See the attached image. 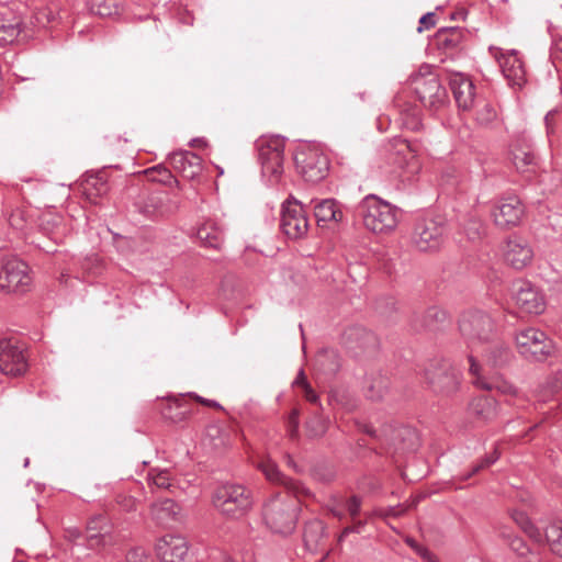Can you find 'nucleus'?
Returning a JSON list of instances; mask_svg holds the SVG:
<instances>
[{
    "mask_svg": "<svg viewBox=\"0 0 562 562\" xmlns=\"http://www.w3.org/2000/svg\"><path fill=\"white\" fill-rule=\"evenodd\" d=\"M212 502L223 516L237 520L245 517L251 510L254 496L251 491L245 485L225 483L215 490Z\"/></svg>",
    "mask_w": 562,
    "mask_h": 562,
    "instance_id": "nucleus-1",
    "label": "nucleus"
},
{
    "mask_svg": "<svg viewBox=\"0 0 562 562\" xmlns=\"http://www.w3.org/2000/svg\"><path fill=\"white\" fill-rule=\"evenodd\" d=\"M358 212L366 228L374 234H387L397 226L396 207L374 194L362 199Z\"/></svg>",
    "mask_w": 562,
    "mask_h": 562,
    "instance_id": "nucleus-2",
    "label": "nucleus"
},
{
    "mask_svg": "<svg viewBox=\"0 0 562 562\" xmlns=\"http://www.w3.org/2000/svg\"><path fill=\"white\" fill-rule=\"evenodd\" d=\"M262 515L266 525L273 532L290 535L296 526V501L288 493H278L266 502Z\"/></svg>",
    "mask_w": 562,
    "mask_h": 562,
    "instance_id": "nucleus-3",
    "label": "nucleus"
},
{
    "mask_svg": "<svg viewBox=\"0 0 562 562\" xmlns=\"http://www.w3.org/2000/svg\"><path fill=\"white\" fill-rule=\"evenodd\" d=\"M459 329L471 348L490 344L495 336L493 318L481 310L464 312L459 319Z\"/></svg>",
    "mask_w": 562,
    "mask_h": 562,
    "instance_id": "nucleus-4",
    "label": "nucleus"
},
{
    "mask_svg": "<svg viewBox=\"0 0 562 562\" xmlns=\"http://www.w3.org/2000/svg\"><path fill=\"white\" fill-rule=\"evenodd\" d=\"M294 164L299 175L311 183L325 179L329 171L327 156L316 146L301 145L294 154Z\"/></svg>",
    "mask_w": 562,
    "mask_h": 562,
    "instance_id": "nucleus-5",
    "label": "nucleus"
},
{
    "mask_svg": "<svg viewBox=\"0 0 562 562\" xmlns=\"http://www.w3.org/2000/svg\"><path fill=\"white\" fill-rule=\"evenodd\" d=\"M412 85L414 92L425 108L437 111L447 103V91L429 66L422 67L418 74L412 76Z\"/></svg>",
    "mask_w": 562,
    "mask_h": 562,
    "instance_id": "nucleus-6",
    "label": "nucleus"
},
{
    "mask_svg": "<svg viewBox=\"0 0 562 562\" xmlns=\"http://www.w3.org/2000/svg\"><path fill=\"white\" fill-rule=\"evenodd\" d=\"M263 176L277 180L283 171L285 139L280 135L261 136L256 142Z\"/></svg>",
    "mask_w": 562,
    "mask_h": 562,
    "instance_id": "nucleus-7",
    "label": "nucleus"
},
{
    "mask_svg": "<svg viewBox=\"0 0 562 562\" xmlns=\"http://www.w3.org/2000/svg\"><path fill=\"white\" fill-rule=\"evenodd\" d=\"M32 278L26 262L16 258H3L0 263V291L25 293L31 289Z\"/></svg>",
    "mask_w": 562,
    "mask_h": 562,
    "instance_id": "nucleus-8",
    "label": "nucleus"
},
{
    "mask_svg": "<svg viewBox=\"0 0 562 562\" xmlns=\"http://www.w3.org/2000/svg\"><path fill=\"white\" fill-rule=\"evenodd\" d=\"M445 223L439 217H419L412 233V245L419 251H435L443 243Z\"/></svg>",
    "mask_w": 562,
    "mask_h": 562,
    "instance_id": "nucleus-9",
    "label": "nucleus"
},
{
    "mask_svg": "<svg viewBox=\"0 0 562 562\" xmlns=\"http://www.w3.org/2000/svg\"><path fill=\"white\" fill-rule=\"evenodd\" d=\"M518 351L528 360L543 361L553 349L552 341L537 328H525L517 333Z\"/></svg>",
    "mask_w": 562,
    "mask_h": 562,
    "instance_id": "nucleus-10",
    "label": "nucleus"
},
{
    "mask_svg": "<svg viewBox=\"0 0 562 562\" xmlns=\"http://www.w3.org/2000/svg\"><path fill=\"white\" fill-rule=\"evenodd\" d=\"M280 229L290 239L303 238L308 231V220L302 204L288 199L281 205Z\"/></svg>",
    "mask_w": 562,
    "mask_h": 562,
    "instance_id": "nucleus-11",
    "label": "nucleus"
},
{
    "mask_svg": "<svg viewBox=\"0 0 562 562\" xmlns=\"http://www.w3.org/2000/svg\"><path fill=\"white\" fill-rule=\"evenodd\" d=\"M524 214V204L516 195L499 199L492 211L494 224L501 229L519 225Z\"/></svg>",
    "mask_w": 562,
    "mask_h": 562,
    "instance_id": "nucleus-12",
    "label": "nucleus"
},
{
    "mask_svg": "<svg viewBox=\"0 0 562 562\" xmlns=\"http://www.w3.org/2000/svg\"><path fill=\"white\" fill-rule=\"evenodd\" d=\"M470 367L469 372L472 375V383L482 390L486 391H497L502 394L506 395H513L517 396L518 392L517 389L510 384L509 382L505 381L498 375L495 376H485L483 374V368L479 363V361L475 359V357L471 353L468 357Z\"/></svg>",
    "mask_w": 562,
    "mask_h": 562,
    "instance_id": "nucleus-13",
    "label": "nucleus"
},
{
    "mask_svg": "<svg viewBox=\"0 0 562 562\" xmlns=\"http://www.w3.org/2000/svg\"><path fill=\"white\" fill-rule=\"evenodd\" d=\"M27 369L23 350L11 340H0V371L10 376H19Z\"/></svg>",
    "mask_w": 562,
    "mask_h": 562,
    "instance_id": "nucleus-14",
    "label": "nucleus"
},
{
    "mask_svg": "<svg viewBox=\"0 0 562 562\" xmlns=\"http://www.w3.org/2000/svg\"><path fill=\"white\" fill-rule=\"evenodd\" d=\"M189 541L180 535H165L161 537L155 550L161 562H183L189 553Z\"/></svg>",
    "mask_w": 562,
    "mask_h": 562,
    "instance_id": "nucleus-15",
    "label": "nucleus"
},
{
    "mask_svg": "<svg viewBox=\"0 0 562 562\" xmlns=\"http://www.w3.org/2000/svg\"><path fill=\"white\" fill-rule=\"evenodd\" d=\"M533 256V249L525 238L514 236L507 239L504 248V259L512 268L522 270L531 265Z\"/></svg>",
    "mask_w": 562,
    "mask_h": 562,
    "instance_id": "nucleus-16",
    "label": "nucleus"
},
{
    "mask_svg": "<svg viewBox=\"0 0 562 562\" xmlns=\"http://www.w3.org/2000/svg\"><path fill=\"white\" fill-rule=\"evenodd\" d=\"M426 379L431 389L445 395H451L458 391L460 374L448 366H439L426 371Z\"/></svg>",
    "mask_w": 562,
    "mask_h": 562,
    "instance_id": "nucleus-17",
    "label": "nucleus"
},
{
    "mask_svg": "<svg viewBox=\"0 0 562 562\" xmlns=\"http://www.w3.org/2000/svg\"><path fill=\"white\" fill-rule=\"evenodd\" d=\"M514 299L517 306L525 313L539 315L546 310L543 294L530 282H520L515 291Z\"/></svg>",
    "mask_w": 562,
    "mask_h": 562,
    "instance_id": "nucleus-18",
    "label": "nucleus"
},
{
    "mask_svg": "<svg viewBox=\"0 0 562 562\" xmlns=\"http://www.w3.org/2000/svg\"><path fill=\"white\" fill-rule=\"evenodd\" d=\"M504 77L512 87L521 88L526 83L525 64L515 49L502 53L497 57Z\"/></svg>",
    "mask_w": 562,
    "mask_h": 562,
    "instance_id": "nucleus-19",
    "label": "nucleus"
},
{
    "mask_svg": "<svg viewBox=\"0 0 562 562\" xmlns=\"http://www.w3.org/2000/svg\"><path fill=\"white\" fill-rule=\"evenodd\" d=\"M384 441L395 451H413L418 446V436L415 429L408 426H387L383 429Z\"/></svg>",
    "mask_w": 562,
    "mask_h": 562,
    "instance_id": "nucleus-20",
    "label": "nucleus"
},
{
    "mask_svg": "<svg viewBox=\"0 0 562 562\" xmlns=\"http://www.w3.org/2000/svg\"><path fill=\"white\" fill-rule=\"evenodd\" d=\"M512 161L519 172H535L538 167V157L533 146L525 136L515 140L512 146Z\"/></svg>",
    "mask_w": 562,
    "mask_h": 562,
    "instance_id": "nucleus-21",
    "label": "nucleus"
},
{
    "mask_svg": "<svg viewBox=\"0 0 562 562\" xmlns=\"http://www.w3.org/2000/svg\"><path fill=\"white\" fill-rule=\"evenodd\" d=\"M448 81L458 108L463 111L472 109L475 101L473 82L460 72L451 74Z\"/></svg>",
    "mask_w": 562,
    "mask_h": 562,
    "instance_id": "nucleus-22",
    "label": "nucleus"
},
{
    "mask_svg": "<svg viewBox=\"0 0 562 562\" xmlns=\"http://www.w3.org/2000/svg\"><path fill=\"white\" fill-rule=\"evenodd\" d=\"M171 167L187 179H194L201 172V157L189 150L169 155Z\"/></svg>",
    "mask_w": 562,
    "mask_h": 562,
    "instance_id": "nucleus-23",
    "label": "nucleus"
},
{
    "mask_svg": "<svg viewBox=\"0 0 562 562\" xmlns=\"http://www.w3.org/2000/svg\"><path fill=\"white\" fill-rule=\"evenodd\" d=\"M314 215L318 225L325 226L330 222H341L342 221V212L338 207L336 200L334 199H323V200H312Z\"/></svg>",
    "mask_w": 562,
    "mask_h": 562,
    "instance_id": "nucleus-24",
    "label": "nucleus"
},
{
    "mask_svg": "<svg viewBox=\"0 0 562 562\" xmlns=\"http://www.w3.org/2000/svg\"><path fill=\"white\" fill-rule=\"evenodd\" d=\"M181 507L172 499L165 498L151 505L150 515L159 525L169 526L179 519Z\"/></svg>",
    "mask_w": 562,
    "mask_h": 562,
    "instance_id": "nucleus-25",
    "label": "nucleus"
},
{
    "mask_svg": "<svg viewBox=\"0 0 562 562\" xmlns=\"http://www.w3.org/2000/svg\"><path fill=\"white\" fill-rule=\"evenodd\" d=\"M469 407L471 414L482 422H491L498 415V404L496 400L490 395L474 397Z\"/></svg>",
    "mask_w": 562,
    "mask_h": 562,
    "instance_id": "nucleus-26",
    "label": "nucleus"
},
{
    "mask_svg": "<svg viewBox=\"0 0 562 562\" xmlns=\"http://www.w3.org/2000/svg\"><path fill=\"white\" fill-rule=\"evenodd\" d=\"M196 236L202 245L213 249H220L224 241L223 228L214 221H206L198 227Z\"/></svg>",
    "mask_w": 562,
    "mask_h": 562,
    "instance_id": "nucleus-27",
    "label": "nucleus"
},
{
    "mask_svg": "<svg viewBox=\"0 0 562 562\" xmlns=\"http://www.w3.org/2000/svg\"><path fill=\"white\" fill-rule=\"evenodd\" d=\"M465 33L459 26L441 27L436 33V44L440 49L453 50L463 42Z\"/></svg>",
    "mask_w": 562,
    "mask_h": 562,
    "instance_id": "nucleus-28",
    "label": "nucleus"
},
{
    "mask_svg": "<svg viewBox=\"0 0 562 562\" xmlns=\"http://www.w3.org/2000/svg\"><path fill=\"white\" fill-rule=\"evenodd\" d=\"M257 467L269 482L283 485L289 491H296L295 483L286 477L271 459L261 460Z\"/></svg>",
    "mask_w": 562,
    "mask_h": 562,
    "instance_id": "nucleus-29",
    "label": "nucleus"
},
{
    "mask_svg": "<svg viewBox=\"0 0 562 562\" xmlns=\"http://www.w3.org/2000/svg\"><path fill=\"white\" fill-rule=\"evenodd\" d=\"M415 149L411 143L401 137H394L389 148L390 159L400 168H403L414 157Z\"/></svg>",
    "mask_w": 562,
    "mask_h": 562,
    "instance_id": "nucleus-30",
    "label": "nucleus"
},
{
    "mask_svg": "<svg viewBox=\"0 0 562 562\" xmlns=\"http://www.w3.org/2000/svg\"><path fill=\"white\" fill-rule=\"evenodd\" d=\"M346 338L352 344H356V347L367 350L370 348H375L378 346L376 336L362 327H352L349 328L346 333Z\"/></svg>",
    "mask_w": 562,
    "mask_h": 562,
    "instance_id": "nucleus-31",
    "label": "nucleus"
},
{
    "mask_svg": "<svg viewBox=\"0 0 562 562\" xmlns=\"http://www.w3.org/2000/svg\"><path fill=\"white\" fill-rule=\"evenodd\" d=\"M502 538L517 555L526 558V562H540L539 555L530 551L522 538L507 531L502 532Z\"/></svg>",
    "mask_w": 562,
    "mask_h": 562,
    "instance_id": "nucleus-32",
    "label": "nucleus"
},
{
    "mask_svg": "<svg viewBox=\"0 0 562 562\" xmlns=\"http://www.w3.org/2000/svg\"><path fill=\"white\" fill-rule=\"evenodd\" d=\"M543 541L548 543L551 552L562 558V521L554 520L550 522L546 529Z\"/></svg>",
    "mask_w": 562,
    "mask_h": 562,
    "instance_id": "nucleus-33",
    "label": "nucleus"
},
{
    "mask_svg": "<svg viewBox=\"0 0 562 562\" xmlns=\"http://www.w3.org/2000/svg\"><path fill=\"white\" fill-rule=\"evenodd\" d=\"M325 536V525L321 520H312L305 525L303 539L305 547L314 551L318 548L321 540Z\"/></svg>",
    "mask_w": 562,
    "mask_h": 562,
    "instance_id": "nucleus-34",
    "label": "nucleus"
},
{
    "mask_svg": "<svg viewBox=\"0 0 562 562\" xmlns=\"http://www.w3.org/2000/svg\"><path fill=\"white\" fill-rule=\"evenodd\" d=\"M510 517L524 530V532L528 535L529 538L538 543L543 542L542 532L531 522L525 512L514 509L510 513Z\"/></svg>",
    "mask_w": 562,
    "mask_h": 562,
    "instance_id": "nucleus-35",
    "label": "nucleus"
},
{
    "mask_svg": "<svg viewBox=\"0 0 562 562\" xmlns=\"http://www.w3.org/2000/svg\"><path fill=\"white\" fill-rule=\"evenodd\" d=\"M483 351L486 363L493 368L506 364L512 357L510 350L503 345L487 346Z\"/></svg>",
    "mask_w": 562,
    "mask_h": 562,
    "instance_id": "nucleus-36",
    "label": "nucleus"
},
{
    "mask_svg": "<svg viewBox=\"0 0 562 562\" xmlns=\"http://www.w3.org/2000/svg\"><path fill=\"white\" fill-rule=\"evenodd\" d=\"M447 318L446 312L438 307H429L420 321L417 318L413 321V326L416 330L434 329L438 323H443Z\"/></svg>",
    "mask_w": 562,
    "mask_h": 562,
    "instance_id": "nucleus-37",
    "label": "nucleus"
},
{
    "mask_svg": "<svg viewBox=\"0 0 562 562\" xmlns=\"http://www.w3.org/2000/svg\"><path fill=\"white\" fill-rule=\"evenodd\" d=\"M21 33V21L13 18L10 21L0 20V46H7L18 38Z\"/></svg>",
    "mask_w": 562,
    "mask_h": 562,
    "instance_id": "nucleus-38",
    "label": "nucleus"
},
{
    "mask_svg": "<svg viewBox=\"0 0 562 562\" xmlns=\"http://www.w3.org/2000/svg\"><path fill=\"white\" fill-rule=\"evenodd\" d=\"M111 525L109 520L103 515H97L92 517L87 524V538L88 539H97L104 538L110 535Z\"/></svg>",
    "mask_w": 562,
    "mask_h": 562,
    "instance_id": "nucleus-39",
    "label": "nucleus"
},
{
    "mask_svg": "<svg viewBox=\"0 0 562 562\" xmlns=\"http://www.w3.org/2000/svg\"><path fill=\"white\" fill-rule=\"evenodd\" d=\"M108 190V182L99 175L89 176L83 182V192L89 199L102 196Z\"/></svg>",
    "mask_w": 562,
    "mask_h": 562,
    "instance_id": "nucleus-40",
    "label": "nucleus"
},
{
    "mask_svg": "<svg viewBox=\"0 0 562 562\" xmlns=\"http://www.w3.org/2000/svg\"><path fill=\"white\" fill-rule=\"evenodd\" d=\"M463 232L470 240H479L485 233V226L476 214H469L464 220Z\"/></svg>",
    "mask_w": 562,
    "mask_h": 562,
    "instance_id": "nucleus-41",
    "label": "nucleus"
},
{
    "mask_svg": "<svg viewBox=\"0 0 562 562\" xmlns=\"http://www.w3.org/2000/svg\"><path fill=\"white\" fill-rule=\"evenodd\" d=\"M147 480L150 485L161 490L170 488L173 485V477L168 469H151L147 474Z\"/></svg>",
    "mask_w": 562,
    "mask_h": 562,
    "instance_id": "nucleus-42",
    "label": "nucleus"
},
{
    "mask_svg": "<svg viewBox=\"0 0 562 562\" xmlns=\"http://www.w3.org/2000/svg\"><path fill=\"white\" fill-rule=\"evenodd\" d=\"M87 7L92 14L103 18L117 13L115 0H88Z\"/></svg>",
    "mask_w": 562,
    "mask_h": 562,
    "instance_id": "nucleus-43",
    "label": "nucleus"
},
{
    "mask_svg": "<svg viewBox=\"0 0 562 562\" xmlns=\"http://www.w3.org/2000/svg\"><path fill=\"white\" fill-rule=\"evenodd\" d=\"M33 215L31 210L16 207L12 211L9 222L12 227L15 229H24L31 222Z\"/></svg>",
    "mask_w": 562,
    "mask_h": 562,
    "instance_id": "nucleus-44",
    "label": "nucleus"
},
{
    "mask_svg": "<svg viewBox=\"0 0 562 562\" xmlns=\"http://www.w3.org/2000/svg\"><path fill=\"white\" fill-rule=\"evenodd\" d=\"M329 419L316 414L307 422V431L311 437H322L326 434Z\"/></svg>",
    "mask_w": 562,
    "mask_h": 562,
    "instance_id": "nucleus-45",
    "label": "nucleus"
},
{
    "mask_svg": "<svg viewBox=\"0 0 562 562\" xmlns=\"http://www.w3.org/2000/svg\"><path fill=\"white\" fill-rule=\"evenodd\" d=\"M499 458V454L496 450H494L493 453L484 457L483 459H481L480 461H477L475 464H473L471 471L467 472V473H463L460 475V480L461 481H467L469 480L470 477H472L473 475H475L476 473H479L480 471L491 467L492 464H494Z\"/></svg>",
    "mask_w": 562,
    "mask_h": 562,
    "instance_id": "nucleus-46",
    "label": "nucleus"
},
{
    "mask_svg": "<svg viewBox=\"0 0 562 562\" xmlns=\"http://www.w3.org/2000/svg\"><path fill=\"white\" fill-rule=\"evenodd\" d=\"M59 222V217L55 214L47 213L43 214L41 217V229L43 233L47 236H49L50 239H53L56 243V225Z\"/></svg>",
    "mask_w": 562,
    "mask_h": 562,
    "instance_id": "nucleus-47",
    "label": "nucleus"
},
{
    "mask_svg": "<svg viewBox=\"0 0 562 562\" xmlns=\"http://www.w3.org/2000/svg\"><path fill=\"white\" fill-rule=\"evenodd\" d=\"M497 116L496 110L490 103L484 102L475 114V120L481 125H490Z\"/></svg>",
    "mask_w": 562,
    "mask_h": 562,
    "instance_id": "nucleus-48",
    "label": "nucleus"
},
{
    "mask_svg": "<svg viewBox=\"0 0 562 562\" xmlns=\"http://www.w3.org/2000/svg\"><path fill=\"white\" fill-rule=\"evenodd\" d=\"M126 562H155L145 549L136 547L126 553Z\"/></svg>",
    "mask_w": 562,
    "mask_h": 562,
    "instance_id": "nucleus-49",
    "label": "nucleus"
},
{
    "mask_svg": "<svg viewBox=\"0 0 562 562\" xmlns=\"http://www.w3.org/2000/svg\"><path fill=\"white\" fill-rule=\"evenodd\" d=\"M561 113L558 108L550 110L544 116V124L547 135L550 136L555 131L557 121L560 119Z\"/></svg>",
    "mask_w": 562,
    "mask_h": 562,
    "instance_id": "nucleus-50",
    "label": "nucleus"
},
{
    "mask_svg": "<svg viewBox=\"0 0 562 562\" xmlns=\"http://www.w3.org/2000/svg\"><path fill=\"white\" fill-rule=\"evenodd\" d=\"M382 384V381H379L378 383L374 384H370L367 392L368 397L371 398L372 401L381 400L385 391V386Z\"/></svg>",
    "mask_w": 562,
    "mask_h": 562,
    "instance_id": "nucleus-51",
    "label": "nucleus"
},
{
    "mask_svg": "<svg viewBox=\"0 0 562 562\" xmlns=\"http://www.w3.org/2000/svg\"><path fill=\"white\" fill-rule=\"evenodd\" d=\"M361 498L359 496H351L347 502H346V507H347V510L349 513V515L351 516V518H355L356 516L359 515L360 513V509H361Z\"/></svg>",
    "mask_w": 562,
    "mask_h": 562,
    "instance_id": "nucleus-52",
    "label": "nucleus"
},
{
    "mask_svg": "<svg viewBox=\"0 0 562 562\" xmlns=\"http://www.w3.org/2000/svg\"><path fill=\"white\" fill-rule=\"evenodd\" d=\"M548 225L554 233L562 235V214L558 212L551 213L548 216Z\"/></svg>",
    "mask_w": 562,
    "mask_h": 562,
    "instance_id": "nucleus-53",
    "label": "nucleus"
},
{
    "mask_svg": "<svg viewBox=\"0 0 562 562\" xmlns=\"http://www.w3.org/2000/svg\"><path fill=\"white\" fill-rule=\"evenodd\" d=\"M435 24H436L435 13L428 12L419 19L418 32H423L424 30H429V29L434 27Z\"/></svg>",
    "mask_w": 562,
    "mask_h": 562,
    "instance_id": "nucleus-54",
    "label": "nucleus"
},
{
    "mask_svg": "<svg viewBox=\"0 0 562 562\" xmlns=\"http://www.w3.org/2000/svg\"><path fill=\"white\" fill-rule=\"evenodd\" d=\"M119 503L124 512H133L136 509V499L130 495H122L119 498Z\"/></svg>",
    "mask_w": 562,
    "mask_h": 562,
    "instance_id": "nucleus-55",
    "label": "nucleus"
},
{
    "mask_svg": "<svg viewBox=\"0 0 562 562\" xmlns=\"http://www.w3.org/2000/svg\"><path fill=\"white\" fill-rule=\"evenodd\" d=\"M363 527H364L363 521H357L353 526L344 528V530L341 531V533L338 538V541L339 542L342 541L351 532L360 533Z\"/></svg>",
    "mask_w": 562,
    "mask_h": 562,
    "instance_id": "nucleus-56",
    "label": "nucleus"
},
{
    "mask_svg": "<svg viewBox=\"0 0 562 562\" xmlns=\"http://www.w3.org/2000/svg\"><path fill=\"white\" fill-rule=\"evenodd\" d=\"M303 391H304V396H305L306 401H308L310 403H313V404H318L321 406V404H319V396L312 389L311 384L310 385H305Z\"/></svg>",
    "mask_w": 562,
    "mask_h": 562,
    "instance_id": "nucleus-57",
    "label": "nucleus"
},
{
    "mask_svg": "<svg viewBox=\"0 0 562 562\" xmlns=\"http://www.w3.org/2000/svg\"><path fill=\"white\" fill-rule=\"evenodd\" d=\"M289 423L291 426L290 436L295 437L296 431H297V426H299V412L296 409H294L291 413Z\"/></svg>",
    "mask_w": 562,
    "mask_h": 562,
    "instance_id": "nucleus-58",
    "label": "nucleus"
},
{
    "mask_svg": "<svg viewBox=\"0 0 562 562\" xmlns=\"http://www.w3.org/2000/svg\"><path fill=\"white\" fill-rule=\"evenodd\" d=\"M81 537V532L77 528H67L65 530V538L69 541H76Z\"/></svg>",
    "mask_w": 562,
    "mask_h": 562,
    "instance_id": "nucleus-59",
    "label": "nucleus"
},
{
    "mask_svg": "<svg viewBox=\"0 0 562 562\" xmlns=\"http://www.w3.org/2000/svg\"><path fill=\"white\" fill-rule=\"evenodd\" d=\"M293 385L302 386V389H304L305 385H310V383L307 382V380L305 378L304 371L302 369L300 370L297 376L293 381Z\"/></svg>",
    "mask_w": 562,
    "mask_h": 562,
    "instance_id": "nucleus-60",
    "label": "nucleus"
},
{
    "mask_svg": "<svg viewBox=\"0 0 562 562\" xmlns=\"http://www.w3.org/2000/svg\"><path fill=\"white\" fill-rule=\"evenodd\" d=\"M196 400L200 401L201 403H203L204 405L216 407V408H222L221 404L214 400H206L201 396H196Z\"/></svg>",
    "mask_w": 562,
    "mask_h": 562,
    "instance_id": "nucleus-61",
    "label": "nucleus"
},
{
    "mask_svg": "<svg viewBox=\"0 0 562 562\" xmlns=\"http://www.w3.org/2000/svg\"><path fill=\"white\" fill-rule=\"evenodd\" d=\"M405 512V508L396 506V507H390L389 514L392 516H400Z\"/></svg>",
    "mask_w": 562,
    "mask_h": 562,
    "instance_id": "nucleus-62",
    "label": "nucleus"
},
{
    "mask_svg": "<svg viewBox=\"0 0 562 562\" xmlns=\"http://www.w3.org/2000/svg\"><path fill=\"white\" fill-rule=\"evenodd\" d=\"M363 431L367 432L368 435L372 436V437H376V438H380V436L378 435L376 430L373 429L372 426H368L366 425L363 427Z\"/></svg>",
    "mask_w": 562,
    "mask_h": 562,
    "instance_id": "nucleus-63",
    "label": "nucleus"
},
{
    "mask_svg": "<svg viewBox=\"0 0 562 562\" xmlns=\"http://www.w3.org/2000/svg\"><path fill=\"white\" fill-rule=\"evenodd\" d=\"M330 513L337 517L338 519H342L344 518V514L341 510L337 509L336 507H331L330 508Z\"/></svg>",
    "mask_w": 562,
    "mask_h": 562,
    "instance_id": "nucleus-64",
    "label": "nucleus"
}]
</instances>
